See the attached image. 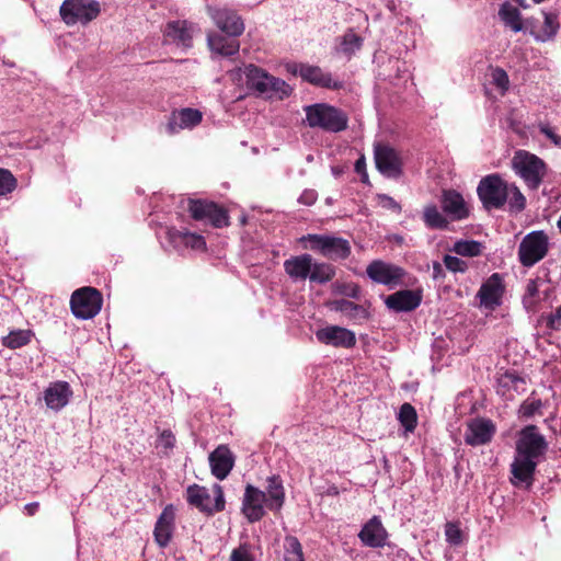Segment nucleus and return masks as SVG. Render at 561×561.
<instances>
[{"label": "nucleus", "mask_w": 561, "mask_h": 561, "mask_svg": "<svg viewBox=\"0 0 561 561\" xmlns=\"http://www.w3.org/2000/svg\"><path fill=\"white\" fill-rule=\"evenodd\" d=\"M317 193L313 190H306L300 196H299V203L310 206L313 205L317 201Z\"/></svg>", "instance_id": "4d7b16f0"}, {"label": "nucleus", "mask_w": 561, "mask_h": 561, "mask_svg": "<svg viewBox=\"0 0 561 561\" xmlns=\"http://www.w3.org/2000/svg\"><path fill=\"white\" fill-rule=\"evenodd\" d=\"M548 442L535 425L525 426L516 440L515 457L511 465L512 483L530 486L537 466L545 460Z\"/></svg>", "instance_id": "f257e3e1"}, {"label": "nucleus", "mask_w": 561, "mask_h": 561, "mask_svg": "<svg viewBox=\"0 0 561 561\" xmlns=\"http://www.w3.org/2000/svg\"><path fill=\"white\" fill-rule=\"evenodd\" d=\"M174 511L171 506L165 507L159 516L154 527V540L161 547L164 548L169 545L173 527H174Z\"/></svg>", "instance_id": "c85d7f7f"}, {"label": "nucleus", "mask_w": 561, "mask_h": 561, "mask_svg": "<svg viewBox=\"0 0 561 561\" xmlns=\"http://www.w3.org/2000/svg\"><path fill=\"white\" fill-rule=\"evenodd\" d=\"M174 435L170 431H163L158 438L157 446L169 449L174 446Z\"/></svg>", "instance_id": "864d4df0"}, {"label": "nucleus", "mask_w": 561, "mask_h": 561, "mask_svg": "<svg viewBox=\"0 0 561 561\" xmlns=\"http://www.w3.org/2000/svg\"><path fill=\"white\" fill-rule=\"evenodd\" d=\"M304 249H308L331 259H346L351 253L350 242L343 238L330 234H307L299 238Z\"/></svg>", "instance_id": "7ed1b4c3"}, {"label": "nucleus", "mask_w": 561, "mask_h": 561, "mask_svg": "<svg viewBox=\"0 0 561 561\" xmlns=\"http://www.w3.org/2000/svg\"><path fill=\"white\" fill-rule=\"evenodd\" d=\"M444 268L443 265L439 262L433 263V277L435 279H438L440 277H444Z\"/></svg>", "instance_id": "680f3d73"}, {"label": "nucleus", "mask_w": 561, "mask_h": 561, "mask_svg": "<svg viewBox=\"0 0 561 561\" xmlns=\"http://www.w3.org/2000/svg\"><path fill=\"white\" fill-rule=\"evenodd\" d=\"M32 332L30 330L12 331L3 339V345L9 348H18L30 343Z\"/></svg>", "instance_id": "c03bdc74"}, {"label": "nucleus", "mask_w": 561, "mask_h": 561, "mask_svg": "<svg viewBox=\"0 0 561 561\" xmlns=\"http://www.w3.org/2000/svg\"><path fill=\"white\" fill-rule=\"evenodd\" d=\"M230 561H254V558L250 548L247 545H241L232 550Z\"/></svg>", "instance_id": "603ef678"}, {"label": "nucleus", "mask_w": 561, "mask_h": 561, "mask_svg": "<svg viewBox=\"0 0 561 561\" xmlns=\"http://www.w3.org/2000/svg\"><path fill=\"white\" fill-rule=\"evenodd\" d=\"M73 316L78 319H92L101 310L102 296L93 287H82L73 291L70 299Z\"/></svg>", "instance_id": "0eeeda50"}, {"label": "nucleus", "mask_w": 561, "mask_h": 561, "mask_svg": "<svg viewBox=\"0 0 561 561\" xmlns=\"http://www.w3.org/2000/svg\"><path fill=\"white\" fill-rule=\"evenodd\" d=\"M195 26L187 21H171L164 28V42L181 47H191Z\"/></svg>", "instance_id": "412c9836"}, {"label": "nucleus", "mask_w": 561, "mask_h": 561, "mask_svg": "<svg viewBox=\"0 0 561 561\" xmlns=\"http://www.w3.org/2000/svg\"><path fill=\"white\" fill-rule=\"evenodd\" d=\"M211 473L219 480H224L230 473L234 465V457L226 445H219L209 455Z\"/></svg>", "instance_id": "393cba45"}, {"label": "nucleus", "mask_w": 561, "mask_h": 561, "mask_svg": "<svg viewBox=\"0 0 561 561\" xmlns=\"http://www.w3.org/2000/svg\"><path fill=\"white\" fill-rule=\"evenodd\" d=\"M489 77L490 84H492L501 95H504L508 91L510 78L504 69L500 67L491 68Z\"/></svg>", "instance_id": "79ce46f5"}, {"label": "nucleus", "mask_w": 561, "mask_h": 561, "mask_svg": "<svg viewBox=\"0 0 561 561\" xmlns=\"http://www.w3.org/2000/svg\"><path fill=\"white\" fill-rule=\"evenodd\" d=\"M543 21L539 22L535 19H528L526 26L530 34L538 42H548L552 39L560 28L559 15L554 12H542Z\"/></svg>", "instance_id": "a211bd4d"}, {"label": "nucleus", "mask_w": 561, "mask_h": 561, "mask_svg": "<svg viewBox=\"0 0 561 561\" xmlns=\"http://www.w3.org/2000/svg\"><path fill=\"white\" fill-rule=\"evenodd\" d=\"M186 501L206 515L224 511L226 504L224 491L219 484H215L211 491L198 484L190 485L186 489Z\"/></svg>", "instance_id": "423d86ee"}, {"label": "nucleus", "mask_w": 561, "mask_h": 561, "mask_svg": "<svg viewBox=\"0 0 561 561\" xmlns=\"http://www.w3.org/2000/svg\"><path fill=\"white\" fill-rule=\"evenodd\" d=\"M423 220L428 228L444 229L448 221L434 204L427 205L423 210Z\"/></svg>", "instance_id": "4c0bfd02"}, {"label": "nucleus", "mask_w": 561, "mask_h": 561, "mask_svg": "<svg viewBox=\"0 0 561 561\" xmlns=\"http://www.w3.org/2000/svg\"><path fill=\"white\" fill-rule=\"evenodd\" d=\"M398 419L402 426L405 428V432L414 431L417 423V415L415 409L410 403H404L401 405Z\"/></svg>", "instance_id": "37998d69"}, {"label": "nucleus", "mask_w": 561, "mask_h": 561, "mask_svg": "<svg viewBox=\"0 0 561 561\" xmlns=\"http://www.w3.org/2000/svg\"><path fill=\"white\" fill-rule=\"evenodd\" d=\"M207 42L210 50L221 56H232L240 48V44L236 38H228L218 33H209Z\"/></svg>", "instance_id": "473e14b6"}, {"label": "nucleus", "mask_w": 561, "mask_h": 561, "mask_svg": "<svg viewBox=\"0 0 561 561\" xmlns=\"http://www.w3.org/2000/svg\"><path fill=\"white\" fill-rule=\"evenodd\" d=\"M72 390L67 381H55L44 390V401L47 408L60 411L70 401Z\"/></svg>", "instance_id": "5701e85b"}, {"label": "nucleus", "mask_w": 561, "mask_h": 561, "mask_svg": "<svg viewBox=\"0 0 561 561\" xmlns=\"http://www.w3.org/2000/svg\"><path fill=\"white\" fill-rule=\"evenodd\" d=\"M18 187V180L8 169L0 168V196L11 194Z\"/></svg>", "instance_id": "de8ad7c7"}, {"label": "nucleus", "mask_w": 561, "mask_h": 561, "mask_svg": "<svg viewBox=\"0 0 561 561\" xmlns=\"http://www.w3.org/2000/svg\"><path fill=\"white\" fill-rule=\"evenodd\" d=\"M503 293L502 277L494 273L481 285L477 298L482 307L493 310L501 304Z\"/></svg>", "instance_id": "6ab92c4d"}, {"label": "nucleus", "mask_w": 561, "mask_h": 561, "mask_svg": "<svg viewBox=\"0 0 561 561\" xmlns=\"http://www.w3.org/2000/svg\"><path fill=\"white\" fill-rule=\"evenodd\" d=\"M508 183L497 174L483 178L478 185V195L488 209L501 208L507 199Z\"/></svg>", "instance_id": "6e6552de"}, {"label": "nucleus", "mask_w": 561, "mask_h": 561, "mask_svg": "<svg viewBox=\"0 0 561 561\" xmlns=\"http://www.w3.org/2000/svg\"><path fill=\"white\" fill-rule=\"evenodd\" d=\"M366 274L373 282L393 288L403 283L405 272L392 263L375 260L367 265Z\"/></svg>", "instance_id": "9b49d317"}, {"label": "nucleus", "mask_w": 561, "mask_h": 561, "mask_svg": "<svg viewBox=\"0 0 561 561\" xmlns=\"http://www.w3.org/2000/svg\"><path fill=\"white\" fill-rule=\"evenodd\" d=\"M547 327L552 330L561 329V305L557 308V310L546 318Z\"/></svg>", "instance_id": "5fc2aeb1"}, {"label": "nucleus", "mask_w": 561, "mask_h": 561, "mask_svg": "<svg viewBox=\"0 0 561 561\" xmlns=\"http://www.w3.org/2000/svg\"><path fill=\"white\" fill-rule=\"evenodd\" d=\"M483 250L484 245L481 242L474 240H459L455 242L454 247L451 248V251L457 255L467 257L479 256L482 254Z\"/></svg>", "instance_id": "e433bc0d"}, {"label": "nucleus", "mask_w": 561, "mask_h": 561, "mask_svg": "<svg viewBox=\"0 0 561 561\" xmlns=\"http://www.w3.org/2000/svg\"><path fill=\"white\" fill-rule=\"evenodd\" d=\"M363 39L353 31H348L342 37L337 51L351 57L362 46Z\"/></svg>", "instance_id": "a19ab883"}, {"label": "nucleus", "mask_w": 561, "mask_h": 561, "mask_svg": "<svg viewBox=\"0 0 561 561\" xmlns=\"http://www.w3.org/2000/svg\"><path fill=\"white\" fill-rule=\"evenodd\" d=\"M245 87L270 98L284 99L291 93V88L284 80L271 76L255 65L245 66Z\"/></svg>", "instance_id": "f03ea898"}, {"label": "nucleus", "mask_w": 561, "mask_h": 561, "mask_svg": "<svg viewBox=\"0 0 561 561\" xmlns=\"http://www.w3.org/2000/svg\"><path fill=\"white\" fill-rule=\"evenodd\" d=\"M543 403L540 399L529 397L519 407L518 414L520 417L530 419L536 414H542Z\"/></svg>", "instance_id": "49530a36"}, {"label": "nucleus", "mask_w": 561, "mask_h": 561, "mask_svg": "<svg viewBox=\"0 0 561 561\" xmlns=\"http://www.w3.org/2000/svg\"><path fill=\"white\" fill-rule=\"evenodd\" d=\"M328 307L333 311L341 312L344 317L353 321H363L368 318V312L363 306L346 299L332 300L328 304Z\"/></svg>", "instance_id": "2f4dec72"}, {"label": "nucleus", "mask_w": 561, "mask_h": 561, "mask_svg": "<svg viewBox=\"0 0 561 561\" xmlns=\"http://www.w3.org/2000/svg\"><path fill=\"white\" fill-rule=\"evenodd\" d=\"M203 121V113L197 108L183 107L174 110L168 117L164 125V131L169 136H174L182 130L193 129Z\"/></svg>", "instance_id": "4468645a"}, {"label": "nucleus", "mask_w": 561, "mask_h": 561, "mask_svg": "<svg viewBox=\"0 0 561 561\" xmlns=\"http://www.w3.org/2000/svg\"><path fill=\"white\" fill-rule=\"evenodd\" d=\"M379 203L385 208H389V209H392L394 211H400L401 210L400 205L390 196L380 195L379 196Z\"/></svg>", "instance_id": "13d9d810"}, {"label": "nucleus", "mask_w": 561, "mask_h": 561, "mask_svg": "<svg viewBox=\"0 0 561 561\" xmlns=\"http://www.w3.org/2000/svg\"><path fill=\"white\" fill-rule=\"evenodd\" d=\"M499 15L506 26L512 28L514 32L523 30L522 15L519 10L513 4L505 2L501 5Z\"/></svg>", "instance_id": "c9c22d12"}, {"label": "nucleus", "mask_w": 561, "mask_h": 561, "mask_svg": "<svg viewBox=\"0 0 561 561\" xmlns=\"http://www.w3.org/2000/svg\"><path fill=\"white\" fill-rule=\"evenodd\" d=\"M342 293L352 298H358L360 295V289L356 284H348L345 286Z\"/></svg>", "instance_id": "bf43d9fd"}, {"label": "nucleus", "mask_w": 561, "mask_h": 561, "mask_svg": "<svg viewBox=\"0 0 561 561\" xmlns=\"http://www.w3.org/2000/svg\"><path fill=\"white\" fill-rule=\"evenodd\" d=\"M526 391V380L514 371H505L497 377L496 392L506 400Z\"/></svg>", "instance_id": "bb28decb"}, {"label": "nucleus", "mask_w": 561, "mask_h": 561, "mask_svg": "<svg viewBox=\"0 0 561 561\" xmlns=\"http://www.w3.org/2000/svg\"><path fill=\"white\" fill-rule=\"evenodd\" d=\"M444 265L454 273H465L468 270V264L463 260L449 254L444 256Z\"/></svg>", "instance_id": "09e8293b"}, {"label": "nucleus", "mask_w": 561, "mask_h": 561, "mask_svg": "<svg viewBox=\"0 0 561 561\" xmlns=\"http://www.w3.org/2000/svg\"><path fill=\"white\" fill-rule=\"evenodd\" d=\"M286 69L294 76H299L304 81L317 87L334 90L341 87V84L332 78L331 73L323 71L319 66L289 62L286 65Z\"/></svg>", "instance_id": "9d476101"}, {"label": "nucleus", "mask_w": 561, "mask_h": 561, "mask_svg": "<svg viewBox=\"0 0 561 561\" xmlns=\"http://www.w3.org/2000/svg\"><path fill=\"white\" fill-rule=\"evenodd\" d=\"M360 541L370 548H381L386 545L388 533L379 517L374 516L358 534Z\"/></svg>", "instance_id": "b1692460"}, {"label": "nucleus", "mask_w": 561, "mask_h": 561, "mask_svg": "<svg viewBox=\"0 0 561 561\" xmlns=\"http://www.w3.org/2000/svg\"><path fill=\"white\" fill-rule=\"evenodd\" d=\"M284 560L285 561H305L301 543L294 536L285 537Z\"/></svg>", "instance_id": "ea45409f"}, {"label": "nucleus", "mask_w": 561, "mask_h": 561, "mask_svg": "<svg viewBox=\"0 0 561 561\" xmlns=\"http://www.w3.org/2000/svg\"><path fill=\"white\" fill-rule=\"evenodd\" d=\"M266 506L271 511H279L285 501V491L282 479L278 476H272L267 479L266 485Z\"/></svg>", "instance_id": "72a5a7b5"}, {"label": "nucleus", "mask_w": 561, "mask_h": 561, "mask_svg": "<svg viewBox=\"0 0 561 561\" xmlns=\"http://www.w3.org/2000/svg\"><path fill=\"white\" fill-rule=\"evenodd\" d=\"M317 340L334 347H353L356 343L355 333L339 325H328L316 332Z\"/></svg>", "instance_id": "f3484780"}, {"label": "nucleus", "mask_w": 561, "mask_h": 561, "mask_svg": "<svg viewBox=\"0 0 561 561\" xmlns=\"http://www.w3.org/2000/svg\"><path fill=\"white\" fill-rule=\"evenodd\" d=\"M539 131L545 135L554 146L561 147V136L557 134L556 128L548 123L540 122L537 125Z\"/></svg>", "instance_id": "3c124183"}, {"label": "nucleus", "mask_w": 561, "mask_h": 561, "mask_svg": "<svg viewBox=\"0 0 561 561\" xmlns=\"http://www.w3.org/2000/svg\"><path fill=\"white\" fill-rule=\"evenodd\" d=\"M375 160L378 170L387 176H398L401 172V160L397 151L386 145H378L375 149Z\"/></svg>", "instance_id": "4be33fe9"}, {"label": "nucleus", "mask_w": 561, "mask_h": 561, "mask_svg": "<svg viewBox=\"0 0 561 561\" xmlns=\"http://www.w3.org/2000/svg\"><path fill=\"white\" fill-rule=\"evenodd\" d=\"M228 77L237 85H240V87L245 85V67L237 68V69L229 71Z\"/></svg>", "instance_id": "6e6d98bb"}, {"label": "nucleus", "mask_w": 561, "mask_h": 561, "mask_svg": "<svg viewBox=\"0 0 561 561\" xmlns=\"http://www.w3.org/2000/svg\"><path fill=\"white\" fill-rule=\"evenodd\" d=\"M421 300L422 296L419 291L403 289L387 296L385 304L389 309L396 312H407L416 309Z\"/></svg>", "instance_id": "a878e982"}, {"label": "nucleus", "mask_w": 561, "mask_h": 561, "mask_svg": "<svg viewBox=\"0 0 561 561\" xmlns=\"http://www.w3.org/2000/svg\"><path fill=\"white\" fill-rule=\"evenodd\" d=\"M264 504L266 505L265 492L254 488L253 485H247L243 496L242 512L249 522H257L264 516Z\"/></svg>", "instance_id": "aec40b11"}, {"label": "nucleus", "mask_w": 561, "mask_h": 561, "mask_svg": "<svg viewBox=\"0 0 561 561\" xmlns=\"http://www.w3.org/2000/svg\"><path fill=\"white\" fill-rule=\"evenodd\" d=\"M548 251V237L543 231L528 233L519 245V259L523 265L531 266L540 261Z\"/></svg>", "instance_id": "f8f14e48"}, {"label": "nucleus", "mask_w": 561, "mask_h": 561, "mask_svg": "<svg viewBox=\"0 0 561 561\" xmlns=\"http://www.w3.org/2000/svg\"><path fill=\"white\" fill-rule=\"evenodd\" d=\"M543 283L538 280H529L523 297V304L528 311L538 312L542 309L541 301L548 299V289H540Z\"/></svg>", "instance_id": "7c9ffc66"}, {"label": "nucleus", "mask_w": 561, "mask_h": 561, "mask_svg": "<svg viewBox=\"0 0 561 561\" xmlns=\"http://www.w3.org/2000/svg\"><path fill=\"white\" fill-rule=\"evenodd\" d=\"M506 203L512 211H520L525 208L526 198L513 183H508Z\"/></svg>", "instance_id": "a18cd8bd"}, {"label": "nucleus", "mask_w": 561, "mask_h": 561, "mask_svg": "<svg viewBox=\"0 0 561 561\" xmlns=\"http://www.w3.org/2000/svg\"><path fill=\"white\" fill-rule=\"evenodd\" d=\"M38 507H39V504L37 502H34V503L26 504L24 506V510L27 515L32 516L37 512Z\"/></svg>", "instance_id": "e2e57ef3"}, {"label": "nucleus", "mask_w": 561, "mask_h": 561, "mask_svg": "<svg viewBox=\"0 0 561 561\" xmlns=\"http://www.w3.org/2000/svg\"><path fill=\"white\" fill-rule=\"evenodd\" d=\"M100 14V3L95 0H65L60 15L66 24H87Z\"/></svg>", "instance_id": "1a4fd4ad"}, {"label": "nucleus", "mask_w": 561, "mask_h": 561, "mask_svg": "<svg viewBox=\"0 0 561 561\" xmlns=\"http://www.w3.org/2000/svg\"><path fill=\"white\" fill-rule=\"evenodd\" d=\"M365 167H366V163H365L364 158H359L355 162V171L362 175L364 182L367 180V173L365 172Z\"/></svg>", "instance_id": "052dcab7"}, {"label": "nucleus", "mask_w": 561, "mask_h": 561, "mask_svg": "<svg viewBox=\"0 0 561 561\" xmlns=\"http://www.w3.org/2000/svg\"><path fill=\"white\" fill-rule=\"evenodd\" d=\"M442 206L444 211L453 219H463L469 214L463 197L456 191H444Z\"/></svg>", "instance_id": "c756f323"}, {"label": "nucleus", "mask_w": 561, "mask_h": 561, "mask_svg": "<svg viewBox=\"0 0 561 561\" xmlns=\"http://www.w3.org/2000/svg\"><path fill=\"white\" fill-rule=\"evenodd\" d=\"M446 540L454 546H458L462 541V531L455 523H447L445 526Z\"/></svg>", "instance_id": "8fccbe9b"}, {"label": "nucleus", "mask_w": 561, "mask_h": 561, "mask_svg": "<svg viewBox=\"0 0 561 561\" xmlns=\"http://www.w3.org/2000/svg\"><path fill=\"white\" fill-rule=\"evenodd\" d=\"M188 209L194 219L207 221L216 228H222L229 224L227 211L213 202L191 201Z\"/></svg>", "instance_id": "2eb2a0df"}, {"label": "nucleus", "mask_w": 561, "mask_h": 561, "mask_svg": "<svg viewBox=\"0 0 561 561\" xmlns=\"http://www.w3.org/2000/svg\"><path fill=\"white\" fill-rule=\"evenodd\" d=\"M306 117L310 127H319L331 133L344 130L348 122L345 113L327 104L306 107Z\"/></svg>", "instance_id": "39448f33"}, {"label": "nucleus", "mask_w": 561, "mask_h": 561, "mask_svg": "<svg viewBox=\"0 0 561 561\" xmlns=\"http://www.w3.org/2000/svg\"><path fill=\"white\" fill-rule=\"evenodd\" d=\"M311 268L312 256L307 253L291 256L284 262L285 272L295 282L309 278Z\"/></svg>", "instance_id": "cd10ccee"}, {"label": "nucleus", "mask_w": 561, "mask_h": 561, "mask_svg": "<svg viewBox=\"0 0 561 561\" xmlns=\"http://www.w3.org/2000/svg\"><path fill=\"white\" fill-rule=\"evenodd\" d=\"M207 13L217 27L230 37H238L244 31L242 19L236 11L217 5H207Z\"/></svg>", "instance_id": "ddd939ff"}, {"label": "nucleus", "mask_w": 561, "mask_h": 561, "mask_svg": "<svg viewBox=\"0 0 561 561\" xmlns=\"http://www.w3.org/2000/svg\"><path fill=\"white\" fill-rule=\"evenodd\" d=\"M558 228L561 230V215H560V218L558 220Z\"/></svg>", "instance_id": "0e129e2a"}, {"label": "nucleus", "mask_w": 561, "mask_h": 561, "mask_svg": "<svg viewBox=\"0 0 561 561\" xmlns=\"http://www.w3.org/2000/svg\"><path fill=\"white\" fill-rule=\"evenodd\" d=\"M169 238L175 247H185L191 248L193 250H204L206 247V242L204 238L199 234L188 232L186 230H169Z\"/></svg>", "instance_id": "f704fd0d"}, {"label": "nucleus", "mask_w": 561, "mask_h": 561, "mask_svg": "<svg viewBox=\"0 0 561 561\" xmlns=\"http://www.w3.org/2000/svg\"><path fill=\"white\" fill-rule=\"evenodd\" d=\"M495 434V425L491 420L476 417L467 423L463 438L470 446L485 445Z\"/></svg>", "instance_id": "dca6fc26"}, {"label": "nucleus", "mask_w": 561, "mask_h": 561, "mask_svg": "<svg viewBox=\"0 0 561 561\" xmlns=\"http://www.w3.org/2000/svg\"><path fill=\"white\" fill-rule=\"evenodd\" d=\"M512 165L516 174L519 175L531 190H537L547 174L546 162L526 150L515 152Z\"/></svg>", "instance_id": "20e7f679"}, {"label": "nucleus", "mask_w": 561, "mask_h": 561, "mask_svg": "<svg viewBox=\"0 0 561 561\" xmlns=\"http://www.w3.org/2000/svg\"><path fill=\"white\" fill-rule=\"evenodd\" d=\"M334 267L328 263H318L312 261V268L309 275L310 282L323 284L334 277Z\"/></svg>", "instance_id": "58836bf2"}]
</instances>
